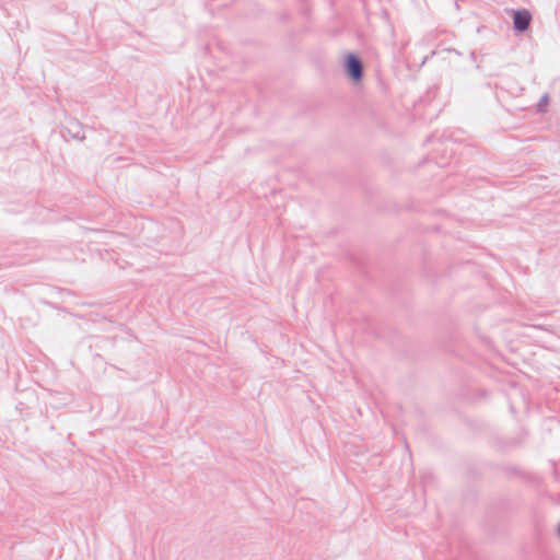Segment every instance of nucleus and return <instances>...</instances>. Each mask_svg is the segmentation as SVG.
Segmentation results:
<instances>
[{
    "label": "nucleus",
    "instance_id": "obj_1",
    "mask_svg": "<svg viewBox=\"0 0 560 560\" xmlns=\"http://www.w3.org/2000/svg\"><path fill=\"white\" fill-rule=\"evenodd\" d=\"M345 67H346L347 74L353 81H360L362 79V75H363V65H362L361 60L357 56H354L352 54H349L346 57Z\"/></svg>",
    "mask_w": 560,
    "mask_h": 560
},
{
    "label": "nucleus",
    "instance_id": "obj_2",
    "mask_svg": "<svg viewBox=\"0 0 560 560\" xmlns=\"http://www.w3.org/2000/svg\"><path fill=\"white\" fill-rule=\"evenodd\" d=\"M530 21H532V15L525 9L517 10L513 14L514 28H515V31H517L520 33H523L528 30Z\"/></svg>",
    "mask_w": 560,
    "mask_h": 560
},
{
    "label": "nucleus",
    "instance_id": "obj_3",
    "mask_svg": "<svg viewBox=\"0 0 560 560\" xmlns=\"http://www.w3.org/2000/svg\"><path fill=\"white\" fill-rule=\"evenodd\" d=\"M548 103H549V95L548 94H544L539 102H538V110L539 112H545L546 107L548 106Z\"/></svg>",
    "mask_w": 560,
    "mask_h": 560
},
{
    "label": "nucleus",
    "instance_id": "obj_4",
    "mask_svg": "<svg viewBox=\"0 0 560 560\" xmlns=\"http://www.w3.org/2000/svg\"><path fill=\"white\" fill-rule=\"evenodd\" d=\"M79 133H80V132H79V131H77V132L74 133V137H78V138H79V137H80V135H79Z\"/></svg>",
    "mask_w": 560,
    "mask_h": 560
},
{
    "label": "nucleus",
    "instance_id": "obj_5",
    "mask_svg": "<svg viewBox=\"0 0 560 560\" xmlns=\"http://www.w3.org/2000/svg\"><path fill=\"white\" fill-rule=\"evenodd\" d=\"M558 533H559V536H560V524H559V527H558Z\"/></svg>",
    "mask_w": 560,
    "mask_h": 560
}]
</instances>
